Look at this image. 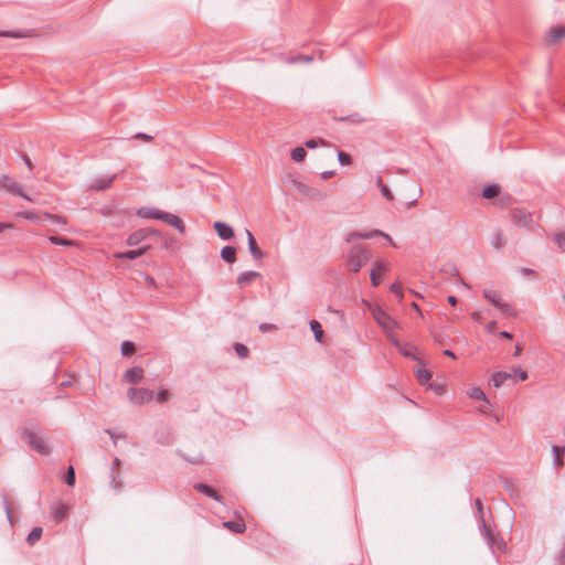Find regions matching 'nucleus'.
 Returning a JSON list of instances; mask_svg holds the SVG:
<instances>
[{"label": "nucleus", "instance_id": "nucleus-13", "mask_svg": "<svg viewBox=\"0 0 565 565\" xmlns=\"http://www.w3.org/2000/svg\"><path fill=\"white\" fill-rule=\"evenodd\" d=\"M160 221H163L164 223L173 226L174 228H177L181 234L184 233L185 231V226H184V223L183 221L178 216V215H174L172 213H169V212H164L162 213L161 215V220Z\"/></svg>", "mask_w": 565, "mask_h": 565}, {"label": "nucleus", "instance_id": "nucleus-43", "mask_svg": "<svg viewBox=\"0 0 565 565\" xmlns=\"http://www.w3.org/2000/svg\"><path fill=\"white\" fill-rule=\"evenodd\" d=\"M65 483L73 487L75 484V470L73 466H70L67 468V471L65 473Z\"/></svg>", "mask_w": 565, "mask_h": 565}, {"label": "nucleus", "instance_id": "nucleus-20", "mask_svg": "<svg viewBox=\"0 0 565 565\" xmlns=\"http://www.w3.org/2000/svg\"><path fill=\"white\" fill-rule=\"evenodd\" d=\"M565 38V26L552 28L547 34L546 42L548 44H556Z\"/></svg>", "mask_w": 565, "mask_h": 565}, {"label": "nucleus", "instance_id": "nucleus-59", "mask_svg": "<svg viewBox=\"0 0 565 565\" xmlns=\"http://www.w3.org/2000/svg\"><path fill=\"white\" fill-rule=\"evenodd\" d=\"M23 160H24V162H25L26 167H28L30 170H32V169H33V163H32L31 159H30L26 154H24V156H23Z\"/></svg>", "mask_w": 565, "mask_h": 565}, {"label": "nucleus", "instance_id": "nucleus-47", "mask_svg": "<svg viewBox=\"0 0 565 565\" xmlns=\"http://www.w3.org/2000/svg\"><path fill=\"white\" fill-rule=\"evenodd\" d=\"M338 159H339V162H340L342 166H347V164H350V163H351V156H350V154H348L347 152L339 151V153H338Z\"/></svg>", "mask_w": 565, "mask_h": 565}, {"label": "nucleus", "instance_id": "nucleus-8", "mask_svg": "<svg viewBox=\"0 0 565 565\" xmlns=\"http://www.w3.org/2000/svg\"><path fill=\"white\" fill-rule=\"evenodd\" d=\"M294 184H295L296 190L300 194L306 195L312 200H322L324 198V194L320 190H318L313 186H310V185L299 182V181H294Z\"/></svg>", "mask_w": 565, "mask_h": 565}, {"label": "nucleus", "instance_id": "nucleus-18", "mask_svg": "<svg viewBox=\"0 0 565 565\" xmlns=\"http://www.w3.org/2000/svg\"><path fill=\"white\" fill-rule=\"evenodd\" d=\"M150 248L149 245L147 246H142L138 249H132V250H127V252H122V253H117L115 255L116 258H119V259H136L140 256H142L143 254L147 253V250Z\"/></svg>", "mask_w": 565, "mask_h": 565}, {"label": "nucleus", "instance_id": "nucleus-42", "mask_svg": "<svg viewBox=\"0 0 565 565\" xmlns=\"http://www.w3.org/2000/svg\"><path fill=\"white\" fill-rule=\"evenodd\" d=\"M498 309L501 311V313L503 316H507V317L515 316V310L510 303L502 302Z\"/></svg>", "mask_w": 565, "mask_h": 565}, {"label": "nucleus", "instance_id": "nucleus-4", "mask_svg": "<svg viewBox=\"0 0 565 565\" xmlns=\"http://www.w3.org/2000/svg\"><path fill=\"white\" fill-rule=\"evenodd\" d=\"M127 396L134 405H143L150 403L154 394L149 388L130 387L127 392Z\"/></svg>", "mask_w": 565, "mask_h": 565}, {"label": "nucleus", "instance_id": "nucleus-61", "mask_svg": "<svg viewBox=\"0 0 565 565\" xmlns=\"http://www.w3.org/2000/svg\"><path fill=\"white\" fill-rule=\"evenodd\" d=\"M447 300L451 306H456L458 302V299L455 296H448Z\"/></svg>", "mask_w": 565, "mask_h": 565}, {"label": "nucleus", "instance_id": "nucleus-49", "mask_svg": "<svg viewBox=\"0 0 565 565\" xmlns=\"http://www.w3.org/2000/svg\"><path fill=\"white\" fill-rule=\"evenodd\" d=\"M306 147L310 148V149H313L316 148L318 145H326V141L323 139H309L306 141Z\"/></svg>", "mask_w": 565, "mask_h": 565}, {"label": "nucleus", "instance_id": "nucleus-26", "mask_svg": "<svg viewBox=\"0 0 565 565\" xmlns=\"http://www.w3.org/2000/svg\"><path fill=\"white\" fill-rule=\"evenodd\" d=\"M236 248L233 246H224L221 250V257L224 262L233 264L236 262Z\"/></svg>", "mask_w": 565, "mask_h": 565}, {"label": "nucleus", "instance_id": "nucleus-31", "mask_svg": "<svg viewBox=\"0 0 565 565\" xmlns=\"http://www.w3.org/2000/svg\"><path fill=\"white\" fill-rule=\"evenodd\" d=\"M433 373L427 369H418L416 371V380L420 385H425L431 379Z\"/></svg>", "mask_w": 565, "mask_h": 565}, {"label": "nucleus", "instance_id": "nucleus-60", "mask_svg": "<svg viewBox=\"0 0 565 565\" xmlns=\"http://www.w3.org/2000/svg\"><path fill=\"white\" fill-rule=\"evenodd\" d=\"M401 353L405 356H412L414 358L413 353H412V349H406V348H403L401 349Z\"/></svg>", "mask_w": 565, "mask_h": 565}, {"label": "nucleus", "instance_id": "nucleus-6", "mask_svg": "<svg viewBox=\"0 0 565 565\" xmlns=\"http://www.w3.org/2000/svg\"><path fill=\"white\" fill-rule=\"evenodd\" d=\"M510 217L514 225L524 227L526 230H532L533 217H532L531 213H529L522 209H513L510 212Z\"/></svg>", "mask_w": 565, "mask_h": 565}, {"label": "nucleus", "instance_id": "nucleus-28", "mask_svg": "<svg viewBox=\"0 0 565 565\" xmlns=\"http://www.w3.org/2000/svg\"><path fill=\"white\" fill-rule=\"evenodd\" d=\"M70 508L66 504H60L53 511V519L55 522H62L68 515Z\"/></svg>", "mask_w": 565, "mask_h": 565}, {"label": "nucleus", "instance_id": "nucleus-51", "mask_svg": "<svg viewBox=\"0 0 565 565\" xmlns=\"http://www.w3.org/2000/svg\"><path fill=\"white\" fill-rule=\"evenodd\" d=\"M476 508H477V511H478V514H479V519H480V523H482V519H484L483 516V504H482V501L481 499H476Z\"/></svg>", "mask_w": 565, "mask_h": 565}, {"label": "nucleus", "instance_id": "nucleus-15", "mask_svg": "<svg viewBox=\"0 0 565 565\" xmlns=\"http://www.w3.org/2000/svg\"><path fill=\"white\" fill-rule=\"evenodd\" d=\"M143 379V369L141 366H135L131 369H128L122 376V380L125 382L131 383V384H138Z\"/></svg>", "mask_w": 565, "mask_h": 565}, {"label": "nucleus", "instance_id": "nucleus-14", "mask_svg": "<svg viewBox=\"0 0 565 565\" xmlns=\"http://www.w3.org/2000/svg\"><path fill=\"white\" fill-rule=\"evenodd\" d=\"M213 228L223 241H230L234 237V230L224 222H215L213 224Z\"/></svg>", "mask_w": 565, "mask_h": 565}, {"label": "nucleus", "instance_id": "nucleus-23", "mask_svg": "<svg viewBox=\"0 0 565 565\" xmlns=\"http://www.w3.org/2000/svg\"><path fill=\"white\" fill-rule=\"evenodd\" d=\"M223 526L225 529H227L228 531L233 532V533H236V534H242L245 532L246 530V524L243 520H239V521H226L223 523Z\"/></svg>", "mask_w": 565, "mask_h": 565}, {"label": "nucleus", "instance_id": "nucleus-46", "mask_svg": "<svg viewBox=\"0 0 565 565\" xmlns=\"http://www.w3.org/2000/svg\"><path fill=\"white\" fill-rule=\"evenodd\" d=\"M17 215L20 217H23L25 220H31V221L39 220V215L32 211L19 212Z\"/></svg>", "mask_w": 565, "mask_h": 565}, {"label": "nucleus", "instance_id": "nucleus-2", "mask_svg": "<svg viewBox=\"0 0 565 565\" xmlns=\"http://www.w3.org/2000/svg\"><path fill=\"white\" fill-rule=\"evenodd\" d=\"M40 431L41 429L38 425L33 428L22 427L20 428V436L32 450L41 456H47L51 454L52 449Z\"/></svg>", "mask_w": 565, "mask_h": 565}, {"label": "nucleus", "instance_id": "nucleus-33", "mask_svg": "<svg viewBox=\"0 0 565 565\" xmlns=\"http://www.w3.org/2000/svg\"><path fill=\"white\" fill-rule=\"evenodd\" d=\"M42 533H43L42 527H40V526L33 527L26 537L28 544H30V545L35 544L41 539Z\"/></svg>", "mask_w": 565, "mask_h": 565}, {"label": "nucleus", "instance_id": "nucleus-55", "mask_svg": "<svg viewBox=\"0 0 565 565\" xmlns=\"http://www.w3.org/2000/svg\"><path fill=\"white\" fill-rule=\"evenodd\" d=\"M134 138H136V139H141V140H145V141H150V140H152V136L147 135V134H143V132H138V134H136Z\"/></svg>", "mask_w": 565, "mask_h": 565}, {"label": "nucleus", "instance_id": "nucleus-10", "mask_svg": "<svg viewBox=\"0 0 565 565\" xmlns=\"http://www.w3.org/2000/svg\"><path fill=\"white\" fill-rule=\"evenodd\" d=\"M373 317L375 321L385 330H393L396 326V322L381 308H377L373 311Z\"/></svg>", "mask_w": 565, "mask_h": 565}, {"label": "nucleus", "instance_id": "nucleus-34", "mask_svg": "<svg viewBox=\"0 0 565 565\" xmlns=\"http://www.w3.org/2000/svg\"><path fill=\"white\" fill-rule=\"evenodd\" d=\"M310 329L313 332L316 340L321 342L323 338V330L320 322L317 320L310 321Z\"/></svg>", "mask_w": 565, "mask_h": 565}, {"label": "nucleus", "instance_id": "nucleus-7", "mask_svg": "<svg viewBox=\"0 0 565 565\" xmlns=\"http://www.w3.org/2000/svg\"><path fill=\"white\" fill-rule=\"evenodd\" d=\"M377 236L385 237L386 239H388L394 245L391 236L385 234L384 232H382L380 230H373V231H370V232H358V231L350 232L345 236V242L347 243H351L354 239H370V238L377 237Z\"/></svg>", "mask_w": 565, "mask_h": 565}, {"label": "nucleus", "instance_id": "nucleus-54", "mask_svg": "<svg viewBox=\"0 0 565 565\" xmlns=\"http://www.w3.org/2000/svg\"><path fill=\"white\" fill-rule=\"evenodd\" d=\"M429 388L433 390L437 395H443L445 393V387L440 384L431 383L429 384Z\"/></svg>", "mask_w": 565, "mask_h": 565}, {"label": "nucleus", "instance_id": "nucleus-64", "mask_svg": "<svg viewBox=\"0 0 565 565\" xmlns=\"http://www.w3.org/2000/svg\"><path fill=\"white\" fill-rule=\"evenodd\" d=\"M559 561L563 565H565V546L559 552Z\"/></svg>", "mask_w": 565, "mask_h": 565}, {"label": "nucleus", "instance_id": "nucleus-24", "mask_svg": "<svg viewBox=\"0 0 565 565\" xmlns=\"http://www.w3.org/2000/svg\"><path fill=\"white\" fill-rule=\"evenodd\" d=\"M491 246L494 249H500L507 244V238L502 230H497L491 236Z\"/></svg>", "mask_w": 565, "mask_h": 565}, {"label": "nucleus", "instance_id": "nucleus-22", "mask_svg": "<svg viewBox=\"0 0 565 565\" xmlns=\"http://www.w3.org/2000/svg\"><path fill=\"white\" fill-rule=\"evenodd\" d=\"M163 211L156 207H142L138 211V215L150 220H161Z\"/></svg>", "mask_w": 565, "mask_h": 565}, {"label": "nucleus", "instance_id": "nucleus-1", "mask_svg": "<svg viewBox=\"0 0 565 565\" xmlns=\"http://www.w3.org/2000/svg\"><path fill=\"white\" fill-rule=\"evenodd\" d=\"M372 257L370 247L366 244L353 245L345 255L344 264L352 273H359Z\"/></svg>", "mask_w": 565, "mask_h": 565}, {"label": "nucleus", "instance_id": "nucleus-53", "mask_svg": "<svg viewBox=\"0 0 565 565\" xmlns=\"http://www.w3.org/2000/svg\"><path fill=\"white\" fill-rule=\"evenodd\" d=\"M4 509H6L7 518L10 522V524L12 525L13 521H12L11 503L8 499H4Z\"/></svg>", "mask_w": 565, "mask_h": 565}, {"label": "nucleus", "instance_id": "nucleus-45", "mask_svg": "<svg viewBox=\"0 0 565 565\" xmlns=\"http://www.w3.org/2000/svg\"><path fill=\"white\" fill-rule=\"evenodd\" d=\"M390 289L399 298V300L403 299V287L399 282L392 284Z\"/></svg>", "mask_w": 565, "mask_h": 565}, {"label": "nucleus", "instance_id": "nucleus-32", "mask_svg": "<svg viewBox=\"0 0 565 565\" xmlns=\"http://www.w3.org/2000/svg\"><path fill=\"white\" fill-rule=\"evenodd\" d=\"M554 461L557 467H562L564 465L563 456L565 454V446H554L553 447Z\"/></svg>", "mask_w": 565, "mask_h": 565}, {"label": "nucleus", "instance_id": "nucleus-37", "mask_svg": "<svg viewBox=\"0 0 565 565\" xmlns=\"http://www.w3.org/2000/svg\"><path fill=\"white\" fill-rule=\"evenodd\" d=\"M377 185H379V186H380V189H381V193H382V195H383L386 200H388V201H393V200H394V196H393L392 192L390 191V189L387 188V185H385V184L383 183V181H382V178H381V177H379V178H377Z\"/></svg>", "mask_w": 565, "mask_h": 565}, {"label": "nucleus", "instance_id": "nucleus-3", "mask_svg": "<svg viewBox=\"0 0 565 565\" xmlns=\"http://www.w3.org/2000/svg\"><path fill=\"white\" fill-rule=\"evenodd\" d=\"M481 534L486 540L488 546L494 552L503 551L505 547V543L503 542L499 532H497L490 524L482 519V523H480Z\"/></svg>", "mask_w": 565, "mask_h": 565}, {"label": "nucleus", "instance_id": "nucleus-40", "mask_svg": "<svg viewBox=\"0 0 565 565\" xmlns=\"http://www.w3.org/2000/svg\"><path fill=\"white\" fill-rule=\"evenodd\" d=\"M234 350L241 359H245L249 354V349L243 343H235Z\"/></svg>", "mask_w": 565, "mask_h": 565}, {"label": "nucleus", "instance_id": "nucleus-63", "mask_svg": "<svg viewBox=\"0 0 565 565\" xmlns=\"http://www.w3.org/2000/svg\"><path fill=\"white\" fill-rule=\"evenodd\" d=\"M500 337L503 338V339H507V340H511L512 339V334L508 331H502L500 332Z\"/></svg>", "mask_w": 565, "mask_h": 565}, {"label": "nucleus", "instance_id": "nucleus-27", "mask_svg": "<svg viewBox=\"0 0 565 565\" xmlns=\"http://www.w3.org/2000/svg\"><path fill=\"white\" fill-rule=\"evenodd\" d=\"M483 297H484V299H487L491 305H493L497 308H499L501 306V303L503 302L500 294L495 290H484Z\"/></svg>", "mask_w": 565, "mask_h": 565}, {"label": "nucleus", "instance_id": "nucleus-12", "mask_svg": "<svg viewBox=\"0 0 565 565\" xmlns=\"http://www.w3.org/2000/svg\"><path fill=\"white\" fill-rule=\"evenodd\" d=\"M246 236H247L248 249H249L252 257L255 260L263 259L265 255H264L263 250L259 248L253 233L249 230H246Z\"/></svg>", "mask_w": 565, "mask_h": 565}, {"label": "nucleus", "instance_id": "nucleus-17", "mask_svg": "<svg viewBox=\"0 0 565 565\" xmlns=\"http://www.w3.org/2000/svg\"><path fill=\"white\" fill-rule=\"evenodd\" d=\"M116 178H117L116 174H113L110 177L97 178L93 181L90 188L96 191H104L111 185V183L115 181Z\"/></svg>", "mask_w": 565, "mask_h": 565}, {"label": "nucleus", "instance_id": "nucleus-39", "mask_svg": "<svg viewBox=\"0 0 565 565\" xmlns=\"http://www.w3.org/2000/svg\"><path fill=\"white\" fill-rule=\"evenodd\" d=\"M313 60L312 55H296L286 60L287 63H310Z\"/></svg>", "mask_w": 565, "mask_h": 565}, {"label": "nucleus", "instance_id": "nucleus-11", "mask_svg": "<svg viewBox=\"0 0 565 565\" xmlns=\"http://www.w3.org/2000/svg\"><path fill=\"white\" fill-rule=\"evenodd\" d=\"M35 35H36V31L32 30V29L0 31L1 38L26 39V38H33Z\"/></svg>", "mask_w": 565, "mask_h": 565}, {"label": "nucleus", "instance_id": "nucleus-25", "mask_svg": "<svg viewBox=\"0 0 565 565\" xmlns=\"http://www.w3.org/2000/svg\"><path fill=\"white\" fill-rule=\"evenodd\" d=\"M258 277H260V274L258 271H253V270L244 271L238 275L237 284L239 286H245V285L250 284L253 280H255Z\"/></svg>", "mask_w": 565, "mask_h": 565}, {"label": "nucleus", "instance_id": "nucleus-19", "mask_svg": "<svg viewBox=\"0 0 565 565\" xmlns=\"http://www.w3.org/2000/svg\"><path fill=\"white\" fill-rule=\"evenodd\" d=\"M149 237V232L147 228H140L131 233L127 238V244L129 246H135L140 244L143 239Z\"/></svg>", "mask_w": 565, "mask_h": 565}, {"label": "nucleus", "instance_id": "nucleus-57", "mask_svg": "<svg viewBox=\"0 0 565 565\" xmlns=\"http://www.w3.org/2000/svg\"><path fill=\"white\" fill-rule=\"evenodd\" d=\"M8 228H13V224L0 222V233H2L4 230H8Z\"/></svg>", "mask_w": 565, "mask_h": 565}, {"label": "nucleus", "instance_id": "nucleus-58", "mask_svg": "<svg viewBox=\"0 0 565 565\" xmlns=\"http://www.w3.org/2000/svg\"><path fill=\"white\" fill-rule=\"evenodd\" d=\"M189 462L193 463V465H198V463H202L203 462V457L202 456H198L196 458H191V459H186Z\"/></svg>", "mask_w": 565, "mask_h": 565}, {"label": "nucleus", "instance_id": "nucleus-16", "mask_svg": "<svg viewBox=\"0 0 565 565\" xmlns=\"http://www.w3.org/2000/svg\"><path fill=\"white\" fill-rule=\"evenodd\" d=\"M194 490L205 494L206 497L217 501V502H223V497L220 495L216 490L214 488H212L211 486L206 484V483H195L193 486Z\"/></svg>", "mask_w": 565, "mask_h": 565}, {"label": "nucleus", "instance_id": "nucleus-38", "mask_svg": "<svg viewBox=\"0 0 565 565\" xmlns=\"http://www.w3.org/2000/svg\"><path fill=\"white\" fill-rule=\"evenodd\" d=\"M42 217L45 220H51L52 222L60 224V225H65L67 223V220L64 216L55 215V214H51V213H43Z\"/></svg>", "mask_w": 565, "mask_h": 565}, {"label": "nucleus", "instance_id": "nucleus-21", "mask_svg": "<svg viewBox=\"0 0 565 565\" xmlns=\"http://www.w3.org/2000/svg\"><path fill=\"white\" fill-rule=\"evenodd\" d=\"M508 380H514L513 371L511 373L499 371L492 375V382L495 387L502 386Z\"/></svg>", "mask_w": 565, "mask_h": 565}, {"label": "nucleus", "instance_id": "nucleus-30", "mask_svg": "<svg viewBox=\"0 0 565 565\" xmlns=\"http://www.w3.org/2000/svg\"><path fill=\"white\" fill-rule=\"evenodd\" d=\"M49 241L54 245H61V246H67V247L77 245V242H75L73 239L65 238L62 236H55V235L49 236Z\"/></svg>", "mask_w": 565, "mask_h": 565}, {"label": "nucleus", "instance_id": "nucleus-56", "mask_svg": "<svg viewBox=\"0 0 565 565\" xmlns=\"http://www.w3.org/2000/svg\"><path fill=\"white\" fill-rule=\"evenodd\" d=\"M355 116L356 115H351V116H348V117H341V118H339V120L351 121V122H360L361 119H355Z\"/></svg>", "mask_w": 565, "mask_h": 565}, {"label": "nucleus", "instance_id": "nucleus-36", "mask_svg": "<svg viewBox=\"0 0 565 565\" xmlns=\"http://www.w3.org/2000/svg\"><path fill=\"white\" fill-rule=\"evenodd\" d=\"M121 354L125 355V356H130L135 353L136 351V347L134 344V342H130V341H124L121 343Z\"/></svg>", "mask_w": 565, "mask_h": 565}, {"label": "nucleus", "instance_id": "nucleus-35", "mask_svg": "<svg viewBox=\"0 0 565 565\" xmlns=\"http://www.w3.org/2000/svg\"><path fill=\"white\" fill-rule=\"evenodd\" d=\"M306 156H307V151L302 147H297L291 150V159L296 162L303 161Z\"/></svg>", "mask_w": 565, "mask_h": 565}, {"label": "nucleus", "instance_id": "nucleus-41", "mask_svg": "<svg viewBox=\"0 0 565 565\" xmlns=\"http://www.w3.org/2000/svg\"><path fill=\"white\" fill-rule=\"evenodd\" d=\"M470 397L475 399H482L486 402V404H490L488 398L486 397L484 392L480 387H473L470 392Z\"/></svg>", "mask_w": 565, "mask_h": 565}, {"label": "nucleus", "instance_id": "nucleus-52", "mask_svg": "<svg viewBox=\"0 0 565 565\" xmlns=\"http://www.w3.org/2000/svg\"><path fill=\"white\" fill-rule=\"evenodd\" d=\"M277 329H278V328H277V326H275V324H273V323H262V324L259 326V330H260L262 332H264V333H265V332H269V331H276Z\"/></svg>", "mask_w": 565, "mask_h": 565}, {"label": "nucleus", "instance_id": "nucleus-44", "mask_svg": "<svg viewBox=\"0 0 565 565\" xmlns=\"http://www.w3.org/2000/svg\"><path fill=\"white\" fill-rule=\"evenodd\" d=\"M554 241L557 244V246L565 252V231L563 233H557L554 236Z\"/></svg>", "mask_w": 565, "mask_h": 565}, {"label": "nucleus", "instance_id": "nucleus-48", "mask_svg": "<svg viewBox=\"0 0 565 565\" xmlns=\"http://www.w3.org/2000/svg\"><path fill=\"white\" fill-rule=\"evenodd\" d=\"M514 376L518 375L521 381H525L529 375L525 371H523L520 366L512 367Z\"/></svg>", "mask_w": 565, "mask_h": 565}, {"label": "nucleus", "instance_id": "nucleus-5", "mask_svg": "<svg viewBox=\"0 0 565 565\" xmlns=\"http://www.w3.org/2000/svg\"><path fill=\"white\" fill-rule=\"evenodd\" d=\"M0 186L6 189L13 195L21 196L24 200L32 202V199L23 192V186L19 182L14 181L7 174H0Z\"/></svg>", "mask_w": 565, "mask_h": 565}, {"label": "nucleus", "instance_id": "nucleus-50", "mask_svg": "<svg viewBox=\"0 0 565 565\" xmlns=\"http://www.w3.org/2000/svg\"><path fill=\"white\" fill-rule=\"evenodd\" d=\"M170 394L168 390H160L157 394V401L159 403H164L169 398Z\"/></svg>", "mask_w": 565, "mask_h": 565}, {"label": "nucleus", "instance_id": "nucleus-9", "mask_svg": "<svg viewBox=\"0 0 565 565\" xmlns=\"http://www.w3.org/2000/svg\"><path fill=\"white\" fill-rule=\"evenodd\" d=\"M390 270V265L387 262H375L373 268L370 273L371 282L374 287H377L381 284V275L387 273Z\"/></svg>", "mask_w": 565, "mask_h": 565}, {"label": "nucleus", "instance_id": "nucleus-62", "mask_svg": "<svg viewBox=\"0 0 565 565\" xmlns=\"http://www.w3.org/2000/svg\"><path fill=\"white\" fill-rule=\"evenodd\" d=\"M495 326H497V322H495V321H491V322H489V323H488V326H487V330H488L489 332H493V331H494V329H495Z\"/></svg>", "mask_w": 565, "mask_h": 565}, {"label": "nucleus", "instance_id": "nucleus-29", "mask_svg": "<svg viewBox=\"0 0 565 565\" xmlns=\"http://www.w3.org/2000/svg\"><path fill=\"white\" fill-rule=\"evenodd\" d=\"M500 194V186L497 184L486 185L482 190V196L484 199H494Z\"/></svg>", "mask_w": 565, "mask_h": 565}]
</instances>
